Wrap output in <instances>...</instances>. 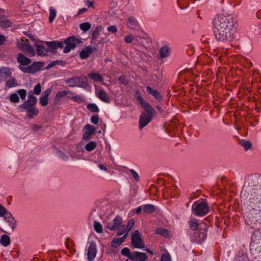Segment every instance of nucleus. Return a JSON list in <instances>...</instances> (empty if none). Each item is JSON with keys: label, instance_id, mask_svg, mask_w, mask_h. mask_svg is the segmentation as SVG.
Listing matches in <instances>:
<instances>
[{"label": "nucleus", "instance_id": "nucleus-1", "mask_svg": "<svg viewBox=\"0 0 261 261\" xmlns=\"http://www.w3.org/2000/svg\"><path fill=\"white\" fill-rule=\"evenodd\" d=\"M237 22L230 14H219L212 21V29L216 40L224 43H230L235 38Z\"/></svg>", "mask_w": 261, "mask_h": 261}, {"label": "nucleus", "instance_id": "nucleus-2", "mask_svg": "<svg viewBox=\"0 0 261 261\" xmlns=\"http://www.w3.org/2000/svg\"><path fill=\"white\" fill-rule=\"evenodd\" d=\"M241 201L252 210L261 207V186L244 185L241 192Z\"/></svg>", "mask_w": 261, "mask_h": 261}, {"label": "nucleus", "instance_id": "nucleus-3", "mask_svg": "<svg viewBox=\"0 0 261 261\" xmlns=\"http://www.w3.org/2000/svg\"><path fill=\"white\" fill-rule=\"evenodd\" d=\"M137 99L145 111L141 114L139 118V128L142 129L151 121L152 117L155 115L156 113L155 110L140 95L137 96Z\"/></svg>", "mask_w": 261, "mask_h": 261}, {"label": "nucleus", "instance_id": "nucleus-4", "mask_svg": "<svg viewBox=\"0 0 261 261\" xmlns=\"http://www.w3.org/2000/svg\"><path fill=\"white\" fill-rule=\"evenodd\" d=\"M209 212V206L205 200L200 199L197 200L192 205V213L196 216H204Z\"/></svg>", "mask_w": 261, "mask_h": 261}, {"label": "nucleus", "instance_id": "nucleus-5", "mask_svg": "<svg viewBox=\"0 0 261 261\" xmlns=\"http://www.w3.org/2000/svg\"><path fill=\"white\" fill-rule=\"evenodd\" d=\"M190 228L193 230H199L201 234L202 240L206 238L205 233L207 231V225L200 221H198L195 218H191L188 222Z\"/></svg>", "mask_w": 261, "mask_h": 261}, {"label": "nucleus", "instance_id": "nucleus-6", "mask_svg": "<svg viewBox=\"0 0 261 261\" xmlns=\"http://www.w3.org/2000/svg\"><path fill=\"white\" fill-rule=\"evenodd\" d=\"M81 41L75 37H70L66 39L63 44L66 45L65 47L63 49V52L64 53H68L71 50L73 49L76 46L77 44H80Z\"/></svg>", "mask_w": 261, "mask_h": 261}, {"label": "nucleus", "instance_id": "nucleus-7", "mask_svg": "<svg viewBox=\"0 0 261 261\" xmlns=\"http://www.w3.org/2000/svg\"><path fill=\"white\" fill-rule=\"evenodd\" d=\"M132 245L135 248L142 249L145 246L141 239V234L138 230H135L131 237Z\"/></svg>", "mask_w": 261, "mask_h": 261}, {"label": "nucleus", "instance_id": "nucleus-8", "mask_svg": "<svg viewBox=\"0 0 261 261\" xmlns=\"http://www.w3.org/2000/svg\"><path fill=\"white\" fill-rule=\"evenodd\" d=\"M27 96V91L25 89H18L16 93H12L10 95L9 100L12 103H19L20 98L24 100Z\"/></svg>", "mask_w": 261, "mask_h": 261}, {"label": "nucleus", "instance_id": "nucleus-9", "mask_svg": "<svg viewBox=\"0 0 261 261\" xmlns=\"http://www.w3.org/2000/svg\"><path fill=\"white\" fill-rule=\"evenodd\" d=\"M43 66V63L36 62L28 67H23L19 66V69L24 73H34L41 69Z\"/></svg>", "mask_w": 261, "mask_h": 261}, {"label": "nucleus", "instance_id": "nucleus-10", "mask_svg": "<svg viewBox=\"0 0 261 261\" xmlns=\"http://www.w3.org/2000/svg\"><path fill=\"white\" fill-rule=\"evenodd\" d=\"M30 38L35 41V45L36 47V51L37 55L41 56H45L48 51V49L46 47L44 44H45V42H42L41 41L35 40L34 37L31 36Z\"/></svg>", "mask_w": 261, "mask_h": 261}, {"label": "nucleus", "instance_id": "nucleus-11", "mask_svg": "<svg viewBox=\"0 0 261 261\" xmlns=\"http://www.w3.org/2000/svg\"><path fill=\"white\" fill-rule=\"evenodd\" d=\"M37 103V98L34 96L32 92L28 93V99L22 104L19 106L20 109H28L34 107Z\"/></svg>", "mask_w": 261, "mask_h": 261}, {"label": "nucleus", "instance_id": "nucleus-12", "mask_svg": "<svg viewBox=\"0 0 261 261\" xmlns=\"http://www.w3.org/2000/svg\"><path fill=\"white\" fill-rule=\"evenodd\" d=\"M97 252V246L95 243L91 242L87 249V257L89 261H92L95 257Z\"/></svg>", "mask_w": 261, "mask_h": 261}, {"label": "nucleus", "instance_id": "nucleus-13", "mask_svg": "<svg viewBox=\"0 0 261 261\" xmlns=\"http://www.w3.org/2000/svg\"><path fill=\"white\" fill-rule=\"evenodd\" d=\"M122 218L117 215L114 219L107 223V227L111 230H114L119 228V226L122 224Z\"/></svg>", "mask_w": 261, "mask_h": 261}, {"label": "nucleus", "instance_id": "nucleus-14", "mask_svg": "<svg viewBox=\"0 0 261 261\" xmlns=\"http://www.w3.org/2000/svg\"><path fill=\"white\" fill-rule=\"evenodd\" d=\"M95 95L101 101L108 103L110 102L111 100L108 93L103 90L96 88Z\"/></svg>", "mask_w": 261, "mask_h": 261}, {"label": "nucleus", "instance_id": "nucleus-15", "mask_svg": "<svg viewBox=\"0 0 261 261\" xmlns=\"http://www.w3.org/2000/svg\"><path fill=\"white\" fill-rule=\"evenodd\" d=\"M147 259L146 253L139 251L132 252V261H145Z\"/></svg>", "mask_w": 261, "mask_h": 261}, {"label": "nucleus", "instance_id": "nucleus-16", "mask_svg": "<svg viewBox=\"0 0 261 261\" xmlns=\"http://www.w3.org/2000/svg\"><path fill=\"white\" fill-rule=\"evenodd\" d=\"M3 218L5 222L7 223L12 229L13 230L16 226V221L11 214L9 212H8L5 214Z\"/></svg>", "mask_w": 261, "mask_h": 261}, {"label": "nucleus", "instance_id": "nucleus-17", "mask_svg": "<svg viewBox=\"0 0 261 261\" xmlns=\"http://www.w3.org/2000/svg\"><path fill=\"white\" fill-rule=\"evenodd\" d=\"M17 60L21 66L28 65L31 62V60L30 59L22 54H18L17 55Z\"/></svg>", "mask_w": 261, "mask_h": 261}, {"label": "nucleus", "instance_id": "nucleus-18", "mask_svg": "<svg viewBox=\"0 0 261 261\" xmlns=\"http://www.w3.org/2000/svg\"><path fill=\"white\" fill-rule=\"evenodd\" d=\"M146 90L149 94L154 96L158 101H161L163 99L162 95L158 91L152 89L149 86H146Z\"/></svg>", "mask_w": 261, "mask_h": 261}, {"label": "nucleus", "instance_id": "nucleus-19", "mask_svg": "<svg viewBox=\"0 0 261 261\" xmlns=\"http://www.w3.org/2000/svg\"><path fill=\"white\" fill-rule=\"evenodd\" d=\"M127 26L130 29L135 30L139 27L137 20L133 16H130L127 19Z\"/></svg>", "mask_w": 261, "mask_h": 261}, {"label": "nucleus", "instance_id": "nucleus-20", "mask_svg": "<svg viewBox=\"0 0 261 261\" xmlns=\"http://www.w3.org/2000/svg\"><path fill=\"white\" fill-rule=\"evenodd\" d=\"M45 44L47 47L53 49L62 48L64 47V44L61 41H46Z\"/></svg>", "mask_w": 261, "mask_h": 261}, {"label": "nucleus", "instance_id": "nucleus-21", "mask_svg": "<svg viewBox=\"0 0 261 261\" xmlns=\"http://www.w3.org/2000/svg\"><path fill=\"white\" fill-rule=\"evenodd\" d=\"M170 54V48L167 45L162 46L159 50L160 58L163 59L168 57Z\"/></svg>", "mask_w": 261, "mask_h": 261}, {"label": "nucleus", "instance_id": "nucleus-22", "mask_svg": "<svg viewBox=\"0 0 261 261\" xmlns=\"http://www.w3.org/2000/svg\"><path fill=\"white\" fill-rule=\"evenodd\" d=\"M127 238V234H124L121 238H118L113 239L111 242V246L115 248H117L120 245L124 242V240Z\"/></svg>", "mask_w": 261, "mask_h": 261}, {"label": "nucleus", "instance_id": "nucleus-23", "mask_svg": "<svg viewBox=\"0 0 261 261\" xmlns=\"http://www.w3.org/2000/svg\"><path fill=\"white\" fill-rule=\"evenodd\" d=\"M92 52L93 48L90 46H87L80 52V57L82 59H85L87 58L89 55L91 54Z\"/></svg>", "mask_w": 261, "mask_h": 261}, {"label": "nucleus", "instance_id": "nucleus-24", "mask_svg": "<svg viewBox=\"0 0 261 261\" xmlns=\"http://www.w3.org/2000/svg\"><path fill=\"white\" fill-rule=\"evenodd\" d=\"M73 94V93L69 90H65V91H60L57 93L55 96L56 100H59L61 98L67 96L71 95Z\"/></svg>", "mask_w": 261, "mask_h": 261}, {"label": "nucleus", "instance_id": "nucleus-25", "mask_svg": "<svg viewBox=\"0 0 261 261\" xmlns=\"http://www.w3.org/2000/svg\"><path fill=\"white\" fill-rule=\"evenodd\" d=\"M11 242L10 237L7 234H3L0 238V244L3 247L8 246Z\"/></svg>", "mask_w": 261, "mask_h": 261}, {"label": "nucleus", "instance_id": "nucleus-26", "mask_svg": "<svg viewBox=\"0 0 261 261\" xmlns=\"http://www.w3.org/2000/svg\"><path fill=\"white\" fill-rule=\"evenodd\" d=\"M29 40L27 39H22L18 41L17 43V47L21 50L24 51L25 48L29 45Z\"/></svg>", "mask_w": 261, "mask_h": 261}, {"label": "nucleus", "instance_id": "nucleus-27", "mask_svg": "<svg viewBox=\"0 0 261 261\" xmlns=\"http://www.w3.org/2000/svg\"><path fill=\"white\" fill-rule=\"evenodd\" d=\"M21 109L22 110H24L26 111V112L27 113L28 116L30 118H33L34 116L37 115L39 113L38 110L37 109H36V108H35L34 107L29 108L28 109Z\"/></svg>", "mask_w": 261, "mask_h": 261}, {"label": "nucleus", "instance_id": "nucleus-28", "mask_svg": "<svg viewBox=\"0 0 261 261\" xmlns=\"http://www.w3.org/2000/svg\"><path fill=\"white\" fill-rule=\"evenodd\" d=\"M80 80L81 78L77 77L71 78L67 81V83L70 87H73L79 86Z\"/></svg>", "mask_w": 261, "mask_h": 261}, {"label": "nucleus", "instance_id": "nucleus-29", "mask_svg": "<svg viewBox=\"0 0 261 261\" xmlns=\"http://www.w3.org/2000/svg\"><path fill=\"white\" fill-rule=\"evenodd\" d=\"M143 212L146 214H151L155 211V207L151 204H146L143 205Z\"/></svg>", "mask_w": 261, "mask_h": 261}, {"label": "nucleus", "instance_id": "nucleus-30", "mask_svg": "<svg viewBox=\"0 0 261 261\" xmlns=\"http://www.w3.org/2000/svg\"><path fill=\"white\" fill-rule=\"evenodd\" d=\"M12 23L9 19L5 18H0V27L2 28H8L12 25Z\"/></svg>", "mask_w": 261, "mask_h": 261}, {"label": "nucleus", "instance_id": "nucleus-31", "mask_svg": "<svg viewBox=\"0 0 261 261\" xmlns=\"http://www.w3.org/2000/svg\"><path fill=\"white\" fill-rule=\"evenodd\" d=\"M11 72L8 67H1L0 68V74L5 78L11 76Z\"/></svg>", "mask_w": 261, "mask_h": 261}, {"label": "nucleus", "instance_id": "nucleus-32", "mask_svg": "<svg viewBox=\"0 0 261 261\" xmlns=\"http://www.w3.org/2000/svg\"><path fill=\"white\" fill-rule=\"evenodd\" d=\"M85 129L86 130V132L84 136V138L86 136L88 137L92 135L95 130V128L90 124H87L85 126Z\"/></svg>", "mask_w": 261, "mask_h": 261}, {"label": "nucleus", "instance_id": "nucleus-33", "mask_svg": "<svg viewBox=\"0 0 261 261\" xmlns=\"http://www.w3.org/2000/svg\"><path fill=\"white\" fill-rule=\"evenodd\" d=\"M68 97L71 98L74 101H76L78 103H82L85 101V98L84 96L81 95H76L75 96L71 95L68 96Z\"/></svg>", "mask_w": 261, "mask_h": 261}, {"label": "nucleus", "instance_id": "nucleus-34", "mask_svg": "<svg viewBox=\"0 0 261 261\" xmlns=\"http://www.w3.org/2000/svg\"><path fill=\"white\" fill-rule=\"evenodd\" d=\"M102 27L101 25L97 26L95 29L93 31L92 33V39H95L99 35L100 31L102 30Z\"/></svg>", "mask_w": 261, "mask_h": 261}, {"label": "nucleus", "instance_id": "nucleus-35", "mask_svg": "<svg viewBox=\"0 0 261 261\" xmlns=\"http://www.w3.org/2000/svg\"><path fill=\"white\" fill-rule=\"evenodd\" d=\"M155 232L156 234L162 235L166 238H167L169 236L168 231L164 228L160 227L156 228Z\"/></svg>", "mask_w": 261, "mask_h": 261}, {"label": "nucleus", "instance_id": "nucleus-36", "mask_svg": "<svg viewBox=\"0 0 261 261\" xmlns=\"http://www.w3.org/2000/svg\"><path fill=\"white\" fill-rule=\"evenodd\" d=\"M17 85V81L14 79L11 78L6 81L5 86L7 88H11L15 87Z\"/></svg>", "mask_w": 261, "mask_h": 261}, {"label": "nucleus", "instance_id": "nucleus-37", "mask_svg": "<svg viewBox=\"0 0 261 261\" xmlns=\"http://www.w3.org/2000/svg\"><path fill=\"white\" fill-rule=\"evenodd\" d=\"M87 109L92 113H98L99 109L95 103H90L87 106Z\"/></svg>", "mask_w": 261, "mask_h": 261}, {"label": "nucleus", "instance_id": "nucleus-38", "mask_svg": "<svg viewBox=\"0 0 261 261\" xmlns=\"http://www.w3.org/2000/svg\"><path fill=\"white\" fill-rule=\"evenodd\" d=\"M89 77L95 82H101L102 80L101 76L97 73H92L89 74Z\"/></svg>", "mask_w": 261, "mask_h": 261}, {"label": "nucleus", "instance_id": "nucleus-39", "mask_svg": "<svg viewBox=\"0 0 261 261\" xmlns=\"http://www.w3.org/2000/svg\"><path fill=\"white\" fill-rule=\"evenodd\" d=\"M121 253L122 255L127 257L130 260L131 259L132 253H130L128 248L125 247L123 248L121 251Z\"/></svg>", "mask_w": 261, "mask_h": 261}, {"label": "nucleus", "instance_id": "nucleus-40", "mask_svg": "<svg viewBox=\"0 0 261 261\" xmlns=\"http://www.w3.org/2000/svg\"><path fill=\"white\" fill-rule=\"evenodd\" d=\"M96 147V143L94 141H91L87 143L85 146V149L88 151H91L94 150Z\"/></svg>", "mask_w": 261, "mask_h": 261}, {"label": "nucleus", "instance_id": "nucleus-41", "mask_svg": "<svg viewBox=\"0 0 261 261\" xmlns=\"http://www.w3.org/2000/svg\"><path fill=\"white\" fill-rule=\"evenodd\" d=\"M24 51H25L29 56L33 57L36 54L35 49L29 44Z\"/></svg>", "mask_w": 261, "mask_h": 261}, {"label": "nucleus", "instance_id": "nucleus-42", "mask_svg": "<svg viewBox=\"0 0 261 261\" xmlns=\"http://www.w3.org/2000/svg\"><path fill=\"white\" fill-rule=\"evenodd\" d=\"M93 226L94 229L96 232L100 233L102 232V226L99 222L95 221L94 222Z\"/></svg>", "mask_w": 261, "mask_h": 261}, {"label": "nucleus", "instance_id": "nucleus-43", "mask_svg": "<svg viewBox=\"0 0 261 261\" xmlns=\"http://www.w3.org/2000/svg\"><path fill=\"white\" fill-rule=\"evenodd\" d=\"M57 15L56 10L54 9L53 7L49 8V22H51L55 18Z\"/></svg>", "mask_w": 261, "mask_h": 261}, {"label": "nucleus", "instance_id": "nucleus-44", "mask_svg": "<svg viewBox=\"0 0 261 261\" xmlns=\"http://www.w3.org/2000/svg\"><path fill=\"white\" fill-rule=\"evenodd\" d=\"M91 24L88 22L82 23L80 24V29L84 32H87L91 28Z\"/></svg>", "mask_w": 261, "mask_h": 261}, {"label": "nucleus", "instance_id": "nucleus-45", "mask_svg": "<svg viewBox=\"0 0 261 261\" xmlns=\"http://www.w3.org/2000/svg\"><path fill=\"white\" fill-rule=\"evenodd\" d=\"M117 236H120L122 235L123 234H125L126 233V229L125 228V226L124 225L121 224L120 226H119V228H117Z\"/></svg>", "mask_w": 261, "mask_h": 261}, {"label": "nucleus", "instance_id": "nucleus-46", "mask_svg": "<svg viewBox=\"0 0 261 261\" xmlns=\"http://www.w3.org/2000/svg\"><path fill=\"white\" fill-rule=\"evenodd\" d=\"M134 220L133 219H129L127 222V226L125 227L126 229V233L125 234L128 235V232L130 230V229L133 227V225L134 224Z\"/></svg>", "mask_w": 261, "mask_h": 261}, {"label": "nucleus", "instance_id": "nucleus-47", "mask_svg": "<svg viewBox=\"0 0 261 261\" xmlns=\"http://www.w3.org/2000/svg\"><path fill=\"white\" fill-rule=\"evenodd\" d=\"M240 144L244 147L245 150H248L251 146V143L248 141L242 140L240 142Z\"/></svg>", "mask_w": 261, "mask_h": 261}, {"label": "nucleus", "instance_id": "nucleus-48", "mask_svg": "<svg viewBox=\"0 0 261 261\" xmlns=\"http://www.w3.org/2000/svg\"><path fill=\"white\" fill-rule=\"evenodd\" d=\"M57 154L59 158H60L61 160L64 161H68V156L61 150H59L58 151Z\"/></svg>", "mask_w": 261, "mask_h": 261}, {"label": "nucleus", "instance_id": "nucleus-49", "mask_svg": "<svg viewBox=\"0 0 261 261\" xmlns=\"http://www.w3.org/2000/svg\"><path fill=\"white\" fill-rule=\"evenodd\" d=\"M39 100H40V104L42 107H45L47 105V104H48V98L47 97H45L41 96H40Z\"/></svg>", "mask_w": 261, "mask_h": 261}, {"label": "nucleus", "instance_id": "nucleus-50", "mask_svg": "<svg viewBox=\"0 0 261 261\" xmlns=\"http://www.w3.org/2000/svg\"><path fill=\"white\" fill-rule=\"evenodd\" d=\"M41 92V86L40 83L37 84L34 88V93L36 95H39Z\"/></svg>", "mask_w": 261, "mask_h": 261}, {"label": "nucleus", "instance_id": "nucleus-51", "mask_svg": "<svg viewBox=\"0 0 261 261\" xmlns=\"http://www.w3.org/2000/svg\"><path fill=\"white\" fill-rule=\"evenodd\" d=\"M135 40V37L132 35H127L125 38V41L127 43H131L133 41Z\"/></svg>", "mask_w": 261, "mask_h": 261}, {"label": "nucleus", "instance_id": "nucleus-52", "mask_svg": "<svg viewBox=\"0 0 261 261\" xmlns=\"http://www.w3.org/2000/svg\"><path fill=\"white\" fill-rule=\"evenodd\" d=\"M129 171H130V173L132 174V175L133 176L134 179L137 181H138L139 180L140 177H139V174L137 173V172L135 170H134L133 169H131L129 170Z\"/></svg>", "mask_w": 261, "mask_h": 261}, {"label": "nucleus", "instance_id": "nucleus-53", "mask_svg": "<svg viewBox=\"0 0 261 261\" xmlns=\"http://www.w3.org/2000/svg\"><path fill=\"white\" fill-rule=\"evenodd\" d=\"M161 261H171L170 254L168 253L163 254Z\"/></svg>", "mask_w": 261, "mask_h": 261}, {"label": "nucleus", "instance_id": "nucleus-54", "mask_svg": "<svg viewBox=\"0 0 261 261\" xmlns=\"http://www.w3.org/2000/svg\"><path fill=\"white\" fill-rule=\"evenodd\" d=\"M99 121V117L98 115H93L91 118V122L94 124H97Z\"/></svg>", "mask_w": 261, "mask_h": 261}, {"label": "nucleus", "instance_id": "nucleus-55", "mask_svg": "<svg viewBox=\"0 0 261 261\" xmlns=\"http://www.w3.org/2000/svg\"><path fill=\"white\" fill-rule=\"evenodd\" d=\"M146 35L144 33H141V34L139 33L138 35H137L135 37V41H139L141 39H144L145 38Z\"/></svg>", "mask_w": 261, "mask_h": 261}, {"label": "nucleus", "instance_id": "nucleus-56", "mask_svg": "<svg viewBox=\"0 0 261 261\" xmlns=\"http://www.w3.org/2000/svg\"><path fill=\"white\" fill-rule=\"evenodd\" d=\"M107 30L112 33H115L117 32V28L115 25H111L107 28Z\"/></svg>", "mask_w": 261, "mask_h": 261}, {"label": "nucleus", "instance_id": "nucleus-57", "mask_svg": "<svg viewBox=\"0 0 261 261\" xmlns=\"http://www.w3.org/2000/svg\"><path fill=\"white\" fill-rule=\"evenodd\" d=\"M8 211L2 205H0V217H3Z\"/></svg>", "mask_w": 261, "mask_h": 261}, {"label": "nucleus", "instance_id": "nucleus-58", "mask_svg": "<svg viewBox=\"0 0 261 261\" xmlns=\"http://www.w3.org/2000/svg\"><path fill=\"white\" fill-rule=\"evenodd\" d=\"M51 89L50 88L46 89L43 92L42 96L47 97L51 93Z\"/></svg>", "mask_w": 261, "mask_h": 261}, {"label": "nucleus", "instance_id": "nucleus-59", "mask_svg": "<svg viewBox=\"0 0 261 261\" xmlns=\"http://www.w3.org/2000/svg\"><path fill=\"white\" fill-rule=\"evenodd\" d=\"M119 81L122 84L125 85L126 84V81L125 76L121 75L119 77Z\"/></svg>", "mask_w": 261, "mask_h": 261}, {"label": "nucleus", "instance_id": "nucleus-60", "mask_svg": "<svg viewBox=\"0 0 261 261\" xmlns=\"http://www.w3.org/2000/svg\"><path fill=\"white\" fill-rule=\"evenodd\" d=\"M142 207H143V205H141L133 211H135L137 214H140L142 211H143Z\"/></svg>", "mask_w": 261, "mask_h": 261}, {"label": "nucleus", "instance_id": "nucleus-61", "mask_svg": "<svg viewBox=\"0 0 261 261\" xmlns=\"http://www.w3.org/2000/svg\"><path fill=\"white\" fill-rule=\"evenodd\" d=\"M98 166L100 170H104L106 171L108 170V168L101 164H99Z\"/></svg>", "mask_w": 261, "mask_h": 261}, {"label": "nucleus", "instance_id": "nucleus-62", "mask_svg": "<svg viewBox=\"0 0 261 261\" xmlns=\"http://www.w3.org/2000/svg\"><path fill=\"white\" fill-rule=\"evenodd\" d=\"M85 4L88 7H92L93 6V3L91 1H89V0H86L85 1Z\"/></svg>", "mask_w": 261, "mask_h": 261}, {"label": "nucleus", "instance_id": "nucleus-63", "mask_svg": "<svg viewBox=\"0 0 261 261\" xmlns=\"http://www.w3.org/2000/svg\"><path fill=\"white\" fill-rule=\"evenodd\" d=\"M5 40V37L3 35H0V44H3Z\"/></svg>", "mask_w": 261, "mask_h": 261}, {"label": "nucleus", "instance_id": "nucleus-64", "mask_svg": "<svg viewBox=\"0 0 261 261\" xmlns=\"http://www.w3.org/2000/svg\"><path fill=\"white\" fill-rule=\"evenodd\" d=\"M86 11H87V9L86 8L81 9L79 10L78 14H81L84 13L85 12H86Z\"/></svg>", "mask_w": 261, "mask_h": 261}]
</instances>
